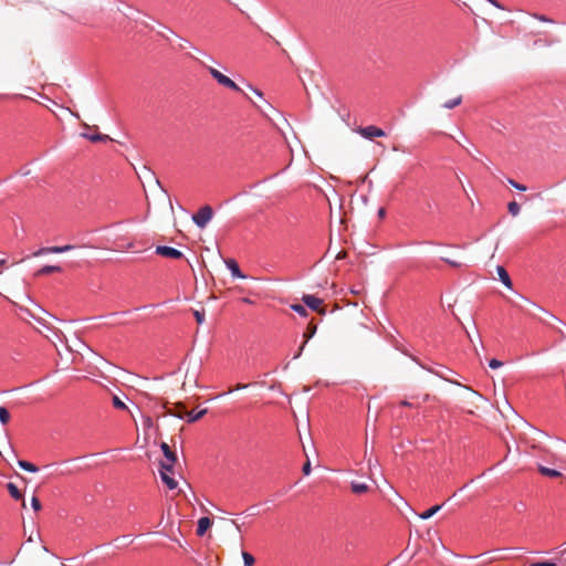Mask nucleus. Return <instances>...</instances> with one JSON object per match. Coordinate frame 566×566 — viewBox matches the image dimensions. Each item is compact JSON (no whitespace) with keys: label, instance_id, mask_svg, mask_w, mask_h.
Returning a JSON list of instances; mask_svg holds the SVG:
<instances>
[{"label":"nucleus","instance_id":"f257e3e1","mask_svg":"<svg viewBox=\"0 0 566 566\" xmlns=\"http://www.w3.org/2000/svg\"><path fill=\"white\" fill-rule=\"evenodd\" d=\"M207 71H209L210 76L214 78L216 82H218L219 85L228 87L231 91L240 92V87L233 82L230 77L223 75L218 70L207 66Z\"/></svg>","mask_w":566,"mask_h":566},{"label":"nucleus","instance_id":"f03ea898","mask_svg":"<svg viewBox=\"0 0 566 566\" xmlns=\"http://www.w3.org/2000/svg\"><path fill=\"white\" fill-rule=\"evenodd\" d=\"M36 323H39V326L42 327H39V329H36V333L41 334L42 336H44L45 339L54 344V342L52 340V336L50 335L57 336V331L54 329L50 322L41 315L36 316Z\"/></svg>","mask_w":566,"mask_h":566},{"label":"nucleus","instance_id":"7ed1b4c3","mask_svg":"<svg viewBox=\"0 0 566 566\" xmlns=\"http://www.w3.org/2000/svg\"><path fill=\"white\" fill-rule=\"evenodd\" d=\"M213 216V211L209 206L201 207L198 212L192 216V222L196 223V226L200 227V229H203L207 227V223L210 222L211 217Z\"/></svg>","mask_w":566,"mask_h":566},{"label":"nucleus","instance_id":"20e7f679","mask_svg":"<svg viewBox=\"0 0 566 566\" xmlns=\"http://www.w3.org/2000/svg\"><path fill=\"white\" fill-rule=\"evenodd\" d=\"M302 302L304 305L310 307L311 311L317 312L319 315H325V307H323V301L316 296L305 294L302 296Z\"/></svg>","mask_w":566,"mask_h":566},{"label":"nucleus","instance_id":"39448f33","mask_svg":"<svg viewBox=\"0 0 566 566\" xmlns=\"http://www.w3.org/2000/svg\"><path fill=\"white\" fill-rule=\"evenodd\" d=\"M356 132H358V134L361 135V137L370 140L373 138H381L386 136V133L375 125L359 127L358 129H356Z\"/></svg>","mask_w":566,"mask_h":566},{"label":"nucleus","instance_id":"423d86ee","mask_svg":"<svg viewBox=\"0 0 566 566\" xmlns=\"http://www.w3.org/2000/svg\"><path fill=\"white\" fill-rule=\"evenodd\" d=\"M155 252H157L158 255L163 258L168 259H181L182 254L181 251L175 248H169L166 245H158L157 249H155Z\"/></svg>","mask_w":566,"mask_h":566},{"label":"nucleus","instance_id":"0eeeda50","mask_svg":"<svg viewBox=\"0 0 566 566\" xmlns=\"http://www.w3.org/2000/svg\"><path fill=\"white\" fill-rule=\"evenodd\" d=\"M164 409H166V415L174 416L179 419H182V413L187 412L185 411V405L181 402L172 403V407L169 406V402H166V405H164Z\"/></svg>","mask_w":566,"mask_h":566},{"label":"nucleus","instance_id":"6e6552de","mask_svg":"<svg viewBox=\"0 0 566 566\" xmlns=\"http://www.w3.org/2000/svg\"><path fill=\"white\" fill-rule=\"evenodd\" d=\"M73 245H62V247H53V248H41L36 251V255L42 256L48 253H64L73 250Z\"/></svg>","mask_w":566,"mask_h":566},{"label":"nucleus","instance_id":"1a4fd4ad","mask_svg":"<svg viewBox=\"0 0 566 566\" xmlns=\"http://www.w3.org/2000/svg\"><path fill=\"white\" fill-rule=\"evenodd\" d=\"M224 265L229 268L230 273H232V276L238 279H245V275L240 271L239 265L237 264L235 260L228 259L224 260Z\"/></svg>","mask_w":566,"mask_h":566},{"label":"nucleus","instance_id":"9d476101","mask_svg":"<svg viewBox=\"0 0 566 566\" xmlns=\"http://www.w3.org/2000/svg\"><path fill=\"white\" fill-rule=\"evenodd\" d=\"M210 526H211L210 518L201 517L200 520H198V528H196V534H198V536L205 535V533L210 528Z\"/></svg>","mask_w":566,"mask_h":566},{"label":"nucleus","instance_id":"9b49d317","mask_svg":"<svg viewBox=\"0 0 566 566\" xmlns=\"http://www.w3.org/2000/svg\"><path fill=\"white\" fill-rule=\"evenodd\" d=\"M314 334H315V325L313 323H311L310 325H307V329H305L304 343H302L301 350L296 352L295 358L300 357V354L302 353L303 347L314 336Z\"/></svg>","mask_w":566,"mask_h":566},{"label":"nucleus","instance_id":"f8f14e48","mask_svg":"<svg viewBox=\"0 0 566 566\" xmlns=\"http://www.w3.org/2000/svg\"><path fill=\"white\" fill-rule=\"evenodd\" d=\"M538 473L543 474L544 476L553 479L562 476V473L559 471L543 465H538Z\"/></svg>","mask_w":566,"mask_h":566},{"label":"nucleus","instance_id":"ddd939ff","mask_svg":"<svg viewBox=\"0 0 566 566\" xmlns=\"http://www.w3.org/2000/svg\"><path fill=\"white\" fill-rule=\"evenodd\" d=\"M61 272V266L59 265H45V266H40L39 271H36V275H48V274H52V273H60Z\"/></svg>","mask_w":566,"mask_h":566},{"label":"nucleus","instance_id":"4468645a","mask_svg":"<svg viewBox=\"0 0 566 566\" xmlns=\"http://www.w3.org/2000/svg\"><path fill=\"white\" fill-rule=\"evenodd\" d=\"M497 275H500V281L503 283L504 287L511 289L510 275H507L503 266H497Z\"/></svg>","mask_w":566,"mask_h":566},{"label":"nucleus","instance_id":"2eb2a0df","mask_svg":"<svg viewBox=\"0 0 566 566\" xmlns=\"http://www.w3.org/2000/svg\"><path fill=\"white\" fill-rule=\"evenodd\" d=\"M83 138L91 140L92 143L109 140V136L103 135V134H94V135L83 134Z\"/></svg>","mask_w":566,"mask_h":566},{"label":"nucleus","instance_id":"dca6fc26","mask_svg":"<svg viewBox=\"0 0 566 566\" xmlns=\"http://www.w3.org/2000/svg\"><path fill=\"white\" fill-rule=\"evenodd\" d=\"M205 415H207V409H201L200 411H198L197 413H193V412H184V417H187L189 419H187V421L189 422H195V421H198L199 419H201V417H203Z\"/></svg>","mask_w":566,"mask_h":566},{"label":"nucleus","instance_id":"f3484780","mask_svg":"<svg viewBox=\"0 0 566 566\" xmlns=\"http://www.w3.org/2000/svg\"><path fill=\"white\" fill-rule=\"evenodd\" d=\"M160 479H163L164 484L168 486V489L174 490L178 486L176 480H174L168 473H160Z\"/></svg>","mask_w":566,"mask_h":566},{"label":"nucleus","instance_id":"a211bd4d","mask_svg":"<svg viewBox=\"0 0 566 566\" xmlns=\"http://www.w3.org/2000/svg\"><path fill=\"white\" fill-rule=\"evenodd\" d=\"M441 510V505H434L433 507L422 512L419 514L420 520H429L430 517L434 516L438 511Z\"/></svg>","mask_w":566,"mask_h":566},{"label":"nucleus","instance_id":"6ab92c4d","mask_svg":"<svg viewBox=\"0 0 566 566\" xmlns=\"http://www.w3.org/2000/svg\"><path fill=\"white\" fill-rule=\"evenodd\" d=\"M6 488H8V492H10L11 497L17 501L21 500V492L14 483H8Z\"/></svg>","mask_w":566,"mask_h":566},{"label":"nucleus","instance_id":"aec40b11","mask_svg":"<svg viewBox=\"0 0 566 566\" xmlns=\"http://www.w3.org/2000/svg\"><path fill=\"white\" fill-rule=\"evenodd\" d=\"M160 450H163L164 458H166V460L176 459V454L172 452V450H170L169 444H167L166 442H163V444H160Z\"/></svg>","mask_w":566,"mask_h":566},{"label":"nucleus","instance_id":"412c9836","mask_svg":"<svg viewBox=\"0 0 566 566\" xmlns=\"http://www.w3.org/2000/svg\"><path fill=\"white\" fill-rule=\"evenodd\" d=\"M459 105H461V95H458L455 98L450 99L447 103H443V108L453 109Z\"/></svg>","mask_w":566,"mask_h":566},{"label":"nucleus","instance_id":"4be33fe9","mask_svg":"<svg viewBox=\"0 0 566 566\" xmlns=\"http://www.w3.org/2000/svg\"><path fill=\"white\" fill-rule=\"evenodd\" d=\"M442 261L448 263L449 266H451V268L459 269V268H461L463 265V263H461V261L455 260L454 258H450V256H443Z\"/></svg>","mask_w":566,"mask_h":566},{"label":"nucleus","instance_id":"5701e85b","mask_svg":"<svg viewBox=\"0 0 566 566\" xmlns=\"http://www.w3.org/2000/svg\"><path fill=\"white\" fill-rule=\"evenodd\" d=\"M368 491V485L364 483H353V492L356 494L366 493Z\"/></svg>","mask_w":566,"mask_h":566},{"label":"nucleus","instance_id":"b1692460","mask_svg":"<svg viewBox=\"0 0 566 566\" xmlns=\"http://www.w3.org/2000/svg\"><path fill=\"white\" fill-rule=\"evenodd\" d=\"M521 212V207L515 201H512L509 203V213L512 214V217L518 216Z\"/></svg>","mask_w":566,"mask_h":566},{"label":"nucleus","instance_id":"393cba45","mask_svg":"<svg viewBox=\"0 0 566 566\" xmlns=\"http://www.w3.org/2000/svg\"><path fill=\"white\" fill-rule=\"evenodd\" d=\"M19 467H20V469H23L28 472H34V470H35L34 464H32L28 461H24V460H19Z\"/></svg>","mask_w":566,"mask_h":566},{"label":"nucleus","instance_id":"a878e982","mask_svg":"<svg viewBox=\"0 0 566 566\" xmlns=\"http://www.w3.org/2000/svg\"><path fill=\"white\" fill-rule=\"evenodd\" d=\"M112 403H114V408L117 409V410H125V409H127V407L125 406L124 401H122L120 398H118L117 396H114V398H112Z\"/></svg>","mask_w":566,"mask_h":566},{"label":"nucleus","instance_id":"bb28decb","mask_svg":"<svg viewBox=\"0 0 566 566\" xmlns=\"http://www.w3.org/2000/svg\"><path fill=\"white\" fill-rule=\"evenodd\" d=\"M291 311L295 312L296 314H298L301 316H304V317L306 316L305 307L300 304L291 305Z\"/></svg>","mask_w":566,"mask_h":566},{"label":"nucleus","instance_id":"cd10ccee","mask_svg":"<svg viewBox=\"0 0 566 566\" xmlns=\"http://www.w3.org/2000/svg\"><path fill=\"white\" fill-rule=\"evenodd\" d=\"M19 316L20 318H22L23 321L27 322V319H29V317H32V314L29 312V310L27 307H23V306H19Z\"/></svg>","mask_w":566,"mask_h":566},{"label":"nucleus","instance_id":"c85d7f7f","mask_svg":"<svg viewBox=\"0 0 566 566\" xmlns=\"http://www.w3.org/2000/svg\"><path fill=\"white\" fill-rule=\"evenodd\" d=\"M9 422V412L4 407H0V423L6 424Z\"/></svg>","mask_w":566,"mask_h":566},{"label":"nucleus","instance_id":"c756f323","mask_svg":"<svg viewBox=\"0 0 566 566\" xmlns=\"http://www.w3.org/2000/svg\"><path fill=\"white\" fill-rule=\"evenodd\" d=\"M243 563H244V566H253V563H254L253 556L247 552H243Z\"/></svg>","mask_w":566,"mask_h":566},{"label":"nucleus","instance_id":"7c9ffc66","mask_svg":"<svg viewBox=\"0 0 566 566\" xmlns=\"http://www.w3.org/2000/svg\"><path fill=\"white\" fill-rule=\"evenodd\" d=\"M195 319H196V323L201 325L205 322V312L203 311H195Z\"/></svg>","mask_w":566,"mask_h":566},{"label":"nucleus","instance_id":"2f4dec72","mask_svg":"<svg viewBox=\"0 0 566 566\" xmlns=\"http://www.w3.org/2000/svg\"><path fill=\"white\" fill-rule=\"evenodd\" d=\"M509 185H510V186H512V187H514V188H515V190H518V191H525V190H527V189L525 188V186H523V185H521V184H517V182H516L515 180H513V179H509Z\"/></svg>","mask_w":566,"mask_h":566},{"label":"nucleus","instance_id":"473e14b6","mask_svg":"<svg viewBox=\"0 0 566 566\" xmlns=\"http://www.w3.org/2000/svg\"><path fill=\"white\" fill-rule=\"evenodd\" d=\"M533 18L537 19L538 21L543 22V23H553V20L548 19L547 17L545 15H541V14H533Z\"/></svg>","mask_w":566,"mask_h":566},{"label":"nucleus","instance_id":"72a5a7b5","mask_svg":"<svg viewBox=\"0 0 566 566\" xmlns=\"http://www.w3.org/2000/svg\"><path fill=\"white\" fill-rule=\"evenodd\" d=\"M502 366V363L501 360H497V359H491V361H489V367H491V369H497Z\"/></svg>","mask_w":566,"mask_h":566},{"label":"nucleus","instance_id":"f704fd0d","mask_svg":"<svg viewBox=\"0 0 566 566\" xmlns=\"http://www.w3.org/2000/svg\"><path fill=\"white\" fill-rule=\"evenodd\" d=\"M302 472H304V475L311 474V462L308 460L302 465Z\"/></svg>","mask_w":566,"mask_h":566},{"label":"nucleus","instance_id":"c9c22d12","mask_svg":"<svg viewBox=\"0 0 566 566\" xmlns=\"http://www.w3.org/2000/svg\"><path fill=\"white\" fill-rule=\"evenodd\" d=\"M160 474H172V467L160 465Z\"/></svg>","mask_w":566,"mask_h":566},{"label":"nucleus","instance_id":"e433bc0d","mask_svg":"<svg viewBox=\"0 0 566 566\" xmlns=\"http://www.w3.org/2000/svg\"><path fill=\"white\" fill-rule=\"evenodd\" d=\"M530 566H556V564L552 562H537L530 564Z\"/></svg>","mask_w":566,"mask_h":566},{"label":"nucleus","instance_id":"4c0bfd02","mask_svg":"<svg viewBox=\"0 0 566 566\" xmlns=\"http://www.w3.org/2000/svg\"><path fill=\"white\" fill-rule=\"evenodd\" d=\"M175 463H176V459H174V460L165 459V460L160 461V467H163V465L174 467Z\"/></svg>","mask_w":566,"mask_h":566},{"label":"nucleus","instance_id":"58836bf2","mask_svg":"<svg viewBox=\"0 0 566 566\" xmlns=\"http://www.w3.org/2000/svg\"><path fill=\"white\" fill-rule=\"evenodd\" d=\"M245 388H248V384H238V386H235L234 388L230 389L229 392H231L233 390L245 389Z\"/></svg>","mask_w":566,"mask_h":566},{"label":"nucleus","instance_id":"ea45409f","mask_svg":"<svg viewBox=\"0 0 566 566\" xmlns=\"http://www.w3.org/2000/svg\"><path fill=\"white\" fill-rule=\"evenodd\" d=\"M49 562H51V565L53 566H63V564L59 563L54 557L49 558Z\"/></svg>","mask_w":566,"mask_h":566},{"label":"nucleus","instance_id":"a19ab883","mask_svg":"<svg viewBox=\"0 0 566 566\" xmlns=\"http://www.w3.org/2000/svg\"><path fill=\"white\" fill-rule=\"evenodd\" d=\"M486 1H489V3H491L495 8L502 10V6L496 0H486Z\"/></svg>","mask_w":566,"mask_h":566},{"label":"nucleus","instance_id":"79ce46f5","mask_svg":"<svg viewBox=\"0 0 566 566\" xmlns=\"http://www.w3.org/2000/svg\"><path fill=\"white\" fill-rule=\"evenodd\" d=\"M385 216H386V210L384 208H379V210H377V217L382 219Z\"/></svg>","mask_w":566,"mask_h":566},{"label":"nucleus","instance_id":"37998d69","mask_svg":"<svg viewBox=\"0 0 566 566\" xmlns=\"http://www.w3.org/2000/svg\"><path fill=\"white\" fill-rule=\"evenodd\" d=\"M29 505L35 510V495H31V499H29Z\"/></svg>","mask_w":566,"mask_h":566},{"label":"nucleus","instance_id":"c03bdc74","mask_svg":"<svg viewBox=\"0 0 566 566\" xmlns=\"http://www.w3.org/2000/svg\"><path fill=\"white\" fill-rule=\"evenodd\" d=\"M344 258H346V252H344V251H339L338 255H336V259H338V260H342Z\"/></svg>","mask_w":566,"mask_h":566},{"label":"nucleus","instance_id":"a18cd8bd","mask_svg":"<svg viewBox=\"0 0 566 566\" xmlns=\"http://www.w3.org/2000/svg\"><path fill=\"white\" fill-rule=\"evenodd\" d=\"M558 334H560V339L562 340L566 339V329L565 331L564 329L558 331Z\"/></svg>","mask_w":566,"mask_h":566},{"label":"nucleus","instance_id":"49530a36","mask_svg":"<svg viewBox=\"0 0 566 566\" xmlns=\"http://www.w3.org/2000/svg\"><path fill=\"white\" fill-rule=\"evenodd\" d=\"M253 94H255V96L262 98V93L259 90L253 88Z\"/></svg>","mask_w":566,"mask_h":566},{"label":"nucleus","instance_id":"de8ad7c7","mask_svg":"<svg viewBox=\"0 0 566 566\" xmlns=\"http://www.w3.org/2000/svg\"><path fill=\"white\" fill-rule=\"evenodd\" d=\"M400 406L410 407V403L407 400H402V401H400Z\"/></svg>","mask_w":566,"mask_h":566},{"label":"nucleus","instance_id":"09e8293b","mask_svg":"<svg viewBox=\"0 0 566 566\" xmlns=\"http://www.w3.org/2000/svg\"><path fill=\"white\" fill-rule=\"evenodd\" d=\"M6 266V260H0V272H1V269Z\"/></svg>","mask_w":566,"mask_h":566},{"label":"nucleus","instance_id":"8fccbe9b","mask_svg":"<svg viewBox=\"0 0 566 566\" xmlns=\"http://www.w3.org/2000/svg\"><path fill=\"white\" fill-rule=\"evenodd\" d=\"M472 396L476 397V398H481V395H479L478 392L475 391H472Z\"/></svg>","mask_w":566,"mask_h":566},{"label":"nucleus","instance_id":"3c124183","mask_svg":"<svg viewBox=\"0 0 566 566\" xmlns=\"http://www.w3.org/2000/svg\"><path fill=\"white\" fill-rule=\"evenodd\" d=\"M243 303H245V304H251V300H249V298H243Z\"/></svg>","mask_w":566,"mask_h":566},{"label":"nucleus","instance_id":"603ef678","mask_svg":"<svg viewBox=\"0 0 566 566\" xmlns=\"http://www.w3.org/2000/svg\"><path fill=\"white\" fill-rule=\"evenodd\" d=\"M422 400L428 401L429 400V395H424V398H422Z\"/></svg>","mask_w":566,"mask_h":566},{"label":"nucleus","instance_id":"864d4df0","mask_svg":"<svg viewBox=\"0 0 566 566\" xmlns=\"http://www.w3.org/2000/svg\"><path fill=\"white\" fill-rule=\"evenodd\" d=\"M232 525H234L235 527H238V528H239V524H237V522H235V521H232Z\"/></svg>","mask_w":566,"mask_h":566},{"label":"nucleus","instance_id":"5fc2aeb1","mask_svg":"<svg viewBox=\"0 0 566 566\" xmlns=\"http://www.w3.org/2000/svg\"><path fill=\"white\" fill-rule=\"evenodd\" d=\"M41 506H40V503H36V510L40 511Z\"/></svg>","mask_w":566,"mask_h":566},{"label":"nucleus","instance_id":"6e6d98bb","mask_svg":"<svg viewBox=\"0 0 566 566\" xmlns=\"http://www.w3.org/2000/svg\"><path fill=\"white\" fill-rule=\"evenodd\" d=\"M42 314L49 316V313H46L45 311L42 310Z\"/></svg>","mask_w":566,"mask_h":566},{"label":"nucleus","instance_id":"4d7b16f0","mask_svg":"<svg viewBox=\"0 0 566 566\" xmlns=\"http://www.w3.org/2000/svg\"><path fill=\"white\" fill-rule=\"evenodd\" d=\"M22 507H24V509L27 507V504H25V502H22Z\"/></svg>","mask_w":566,"mask_h":566},{"label":"nucleus","instance_id":"13d9d810","mask_svg":"<svg viewBox=\"0 0 566 566\" xmlns=\"http://www.w3.org/2000/svg\"><path fill=\"white\" fill-rule=\"evenodd\" d=\"M31 542H32V538H31V537H29V538H28V543H31Z\"/></svg>","mask_w":566,"mask_h":566}]
</instances>
